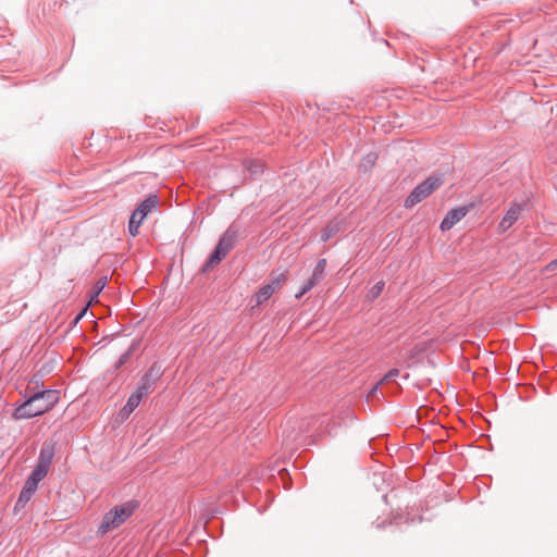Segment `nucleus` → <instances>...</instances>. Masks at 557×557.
Returning a JSON list of instances; mask_svg holds the SVG:
<instances>
[{"mask_svg": "<svg viewBox=\"0 0 557 557\" xmlns=\"http://www.w3.org/2000/svg\"><path fill=\"white\" fill-rule=\"evenodd\" d=\"M160 376V369L151 367L149 371L143 376L141 384L138 386L135 393H133L126 405L121 409L120 417L124 420L138 407L141 399L147 396L154 387L157 380Z\"/></svg>", "mask_w": 557, "mask_h": 557, "instance_id": "f03ea898", "label": "nucleus"}, {"mask_svg": "<svg viewBox=\"0 0 557 557\" xmlns=\"http://www.w3.org/2000/svg\"><path fill=\"white\" fill-rule=\"evenodd\" d=\"M37 487H38V485L30 482L29 480H26V482L20 493L18 499L16 500L15 508L16 509L23 508L30 500V498L34 495V493L36 492Z\"/></svg>", "mask_w": 557, "mask_h": 557, "instance_id": "6e6552de", "label": "nucleus"}, {"mask_svg": "<svg viewBox=\"0 0 557 557\" xmlns=\"http://www.w3.org/2000/svg\"><path fill=\"white\" fill-rule=\"evenodd\" d=\"M233 247V236L228 233L224 234L218 246L215 247L214 251L210 256L206 269H210L215 267L220 261L228 253V251Z\"/></svg>", "mask_w": 557, "mask_h": 557, "instance_id": "39448f33", "label": "nucleus"}, {"mask_svg": "<svg viewBox=\"0 0 557 557\" xmlns=\"http://www.w3.org/2000/svg\"><path fill=\"white\" fill-rule=\"evenodd\" d=\"M57 401V391L47 389L36 393L15 408L13 418L15 420H21L40 416L50 410Z\"/></svg>", "mask_w": 557, "mask_h": 557, "instance_id": "f257e3e1", "label": "nucleus"}, {"mask_svg": "<svg viewBox=\"0 0 557 557\" xmlns=\"http://www.w3.org/2000/svg\"><path fill=\"white\" fill-rule=\"evenodd\" d=\"M128 356H129L128 352L122 355L120 360H119V366L123 364L128 359Z\"/></svg>", "mask_w": 557, "mask_h": 557, "instance_id": "412c9836", "label": "nucleus"}, {"mask_svg": "<svg viewBox=\"0 0 557 557\" xmlns=\"http://www.w3.org/2000/svg\"><path fill=\"white\" fill-rule=\"evenodd\" d=\"M106 283H107V280H99L96 285L94 286L92 290H91V295H90V300H89V305H91L92 302L97 301L98 300V296L99 294L101 293V290L103 289V287L106 286Z\"/></svg>", "mask_w": 557, "mask_h": 557, "instance_id": "2eb2a0df", "label": "nucleus"}, {"mask_svg": "<svg viewBox=\"0 0 557 557\" xmlns=\"http://www.w3.org/2000/svg\"><path fill=\"white\" fill-rule=\"evenodd\" d=\"M159 203V199L157 196H149L145 199L138 207L137 210L145 213V218L152 209H154Z\"/></svg>", "mask_w": 557, "mask_h": 557, "instance_id": "9b49d317", "label": "nucleus"}, {"mask_svg": "<svg viewBox=\"0 0 557 557\" xmlns=\"http://www.w3.org/2000/svg\"><path fill=\"white\" fill-rule=\"evenodd\" d=\"M442 180L438 176H430L424 182L419 184L405 200L406 208H412L423 199L428 198L441 185Z\"/></svg>", "mask_w": 557, "mask_h": 557, "instance_id": "20e7f679", "label": "nucleus"}, {"mask_svg": "<svg viewBox=\"0 0 557 557\" xmlns=\"http://www.w3.org/2000/svg\"><path fill=\"white\" fill-rule=\"evenodd\" d=\"M145 219V213L138 211L137 209L132 213L129 223H128V232L132 236H136L138 234V228Z\"/></svg>", "mask_w": 557, "mask_h": 557, "instance_id": "9d476101", "label": "nucleus"}, {"mask_svg": "<svg viewBox=\"0 0 557 557\" xmlns=\"http://www.w3.org/2000/svg\"><path fill=\"white\" fill-rule=\"evenodd\" d=\"M399 374V370L398 369H393L391 370L382 381H389V380H393L395 379L396 376H398Z\"/></svg>", "mask_w": 557, "mask_h": 557, "instance_id": "aec40b11", "label": "nucleus"}, {"mask_svg": "<svg viewBox=\"0 0 557 557\" xmlns=\"http://www.w3.org/2000/svg\"><path fill=\"white\" fill-rule=\"evenodd\" d=\"M520 212L521 207L519 205H512L499 222V228L502 231L508 230L518 220Z\"/></svg>", "mask_w": 557, "mask_h": 557, "instance_id": "1a4fd4ad", "label": "nucleus"}, {"mask_svg": "<svg viewBox=\"0 0 557 557\" xmlns=\"http://www.w3.org/2000/svg\"><path fill=\"white\" fill-rule=\"evenodd\" d=\"M468 212L467 207H459L451 209L448 211L446 216L443 219L441 223V230L443 232L450 230L455 224H457Z\"/></svg>", "mask_w": 557, "mask_h": 557, "instance_id": "0eeeda50", "label": "nucleus"}, {"mask_svg": "<svg viewBox=\"0 0 557 557\" xmlns=\"http://www.w3.org/2000/svg\"><path fill=\"white\" fill-rule=\"evenodd\" d=\"M384 282L383 281H380L377 282L368 293V298L370 299H374L376 298L383 290L384 288Z\"/></svg>", "mask_w": 557, "mask_h": 557, "instance_id": "dca6fc26", "label": "nucleus"}, {"mask_svg": "<svg viewBox=\"0 0 557 557\" xmlns=\"http://www.w3.org/2000/svg\"><path fill=\"white\" fill-rule=\"evenodd\" d=\"M304 295H305V294H301V290H300L298 294H296V298H297V299H300Z\"/></svg>", "mask_w": 557, "mask_h": 557, "instance_id": "4be33fe9", "label": "nucleus"}, {"mask_svg": "<svg viewBox=\"0 0 557 557\" xmlns=\"http://www.w3.org/2000/svg\"><path fill=\"white\" fill-rule=\"evenodd\" d=\"M135 509L132 503H126L121 506L114 507L104 515L103 520L99 527V532L106 534L107 532L121 525L127 518H129Z\"/></svg>", "mask_w": 557, "mask_h": 557, "instance_id": "7ed1b4c3", "label": "nucleus"}, {"mask_svg": "<svg viewBox=\"0 0 557 557\" xmlns=\"http://www.w3.org/2000/svg\"><path fill=\"white\" fill-rule=\"evenodd\" d=\"M48 471V468L37 465L27 480L38 485L39 482L47 475Z\"/></svg>", "mask_w": 557, "mask_h": 557, "instance_id": "ddd939ff", "label": "nucleus"}, {"mask_svg": "<svg viewBox=\"0 0 557 557\" xmlns=\"http://www.w3.org/2000/svg\"><path fill=\"white\" fill-rule=\"evenodd\" d=\"M334 232H335L334 226L329 225V226L323 231V233H322V235H321V239H322L323 242L329 240V239L333 236Z\"/></svg>", "mask_w": 557, "mask_h": 557, "instance_id": "a211bd4d", "label": "nucleus"}, {"mask_svg": "<svg viewBox=\"0 0 557 557\" xmlns=\"http://www.w3.org/2000/svg\"><path fill=\"white\" fill-rule=\"evenodd\" d=\"M318 284V282H315V280H312V278H309L308 282L304 285V287L301 288V294H306L308 293L310 289H312L315 285Z\"/></svg>", "mask_w": 557, "mask_h": 557, "instance_id": "6ab92c4d", "label": "nucleus"}, {"mask_svg": "<svg viewBox=\"0 0 557 557\" xmlns=\"http://www.w3.org/2000/svg\"><path fill=\"white\" fill-rule=\"evenodd\" d=\"M52 458H53L52 449H50V448H42L40 450L37 465L49 469L50 465L52 462Z\"/></svg>", "mask_w": 557, "mask_h": 557, "instance_id": "f8f14e48", "label": "nucleus"}, {"mask_svg": "<svg viewBox=\"0 0 557 557\" xmlns=\"http://www.w3.org/2000/svg\"><path fill=\"white\" fill-rule=\"evenodd\" d=\"M325 267H326V260L325 259H321L318 261L314 270H313V273H312V276L311 278L312 280H315V282H320L322 276H323V273L325 271Z\"/></svg>", "mask_w": 557, "mask_h": 557, "instance_id": "4468645a", "label": "nucleus"}, {"mask_svg": "<svg viewBox=\"0 0 557 557\" xmlns=\"http://www.w3.org/2000/svg\"><path fill=\"white\" fill-rule=\"evenodd\" d=\"M287 278L286 273H281L273 277L268 284L262 286L256 294L257 305L265 302L274 293H276Z\"/></svg>", "mask_w": 557, "mask_h": 557, "instance_id": "423d86ee", "label": "nucleus"}, {"mask_svg": "<svg viewBox=\"0 0 557 557\" xmlns=\"http://www.w3.org/2000/svg\"><path fill=\"white\" fill-rule=\"evenodd\" d=\"M248 170L251 174H258L263 172V164L260 161H251Z\"/></svg>", "mask_w": 557, "mask_h": 557, "instance_id": "f3484780", "label": "nucleus"}]
</instances>
